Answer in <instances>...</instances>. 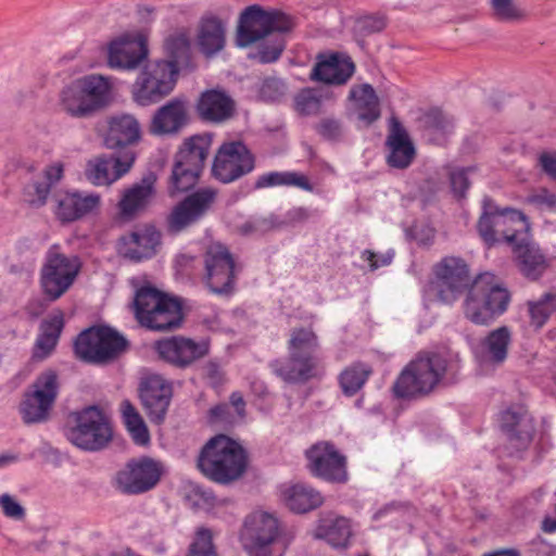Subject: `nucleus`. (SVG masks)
<instances>
[{
	"mask_svg": "<svg viewBox=\"0 0 556 556\" xmlns=\"http://www.w3.org/2000/svg\"><path fill=\"white\" fill-rule=\"evenodd\" d=\"M434 275L433 287L440 302L453 304L466 292L463 312L475 325L492 324L509 306L511 295L501 280L491 273L471 279L469 267L460 257H444L434 266Z\"/></svg>",
	"mask_w": 556,
	"mask_h": 556,
	"instance_id": "f257e3e1",
	"label": "nucleus"
},
{
	"mask_svg": "<svg viewBox=\"0 0 556 556\" xmlns=\"http://www.w3.org/2000/svg\"><path fill=\"white\" fill-rule=\"evenodd\" d=\"M292 27L293 23L289 15L278 10L266 11L260 5H250L240 15L236 43L241 48L249 47L273 33H278L263 43L257 52L261 63H273L280 58L286 47L281 34L291 30Z\"/></svg>",
	"mask_w": 556,
	"mask_h": 556,
	"instance_id": "f03ea898",
	"label": "nucleus"
},
{
	"mask_svg": "<svg viewBox=\"0 0 556 556\" xmlns=\"http://www.w3.org/2000/svg\"><path fill=\"white\" fill-rule=\"evenodd\" d=\"M288 356L270 362L273 372L288 383H306L323 374L320 342L311 327L291 329Z\"/></svg>",
	"mask_w": 556,
	"mask_h": 556,
	"instance_id": "7ed1b4c3",
	"label": "nucleus"
},
{
	"mask_svg": "<svg viewBox=\"0 0 556 556\" xmlns=\"http://www.w3.org/2000/svg\"><path fill=\"white\" fill-rule=\"evenodd\" d=\"M248 458L243 447L224 434L210 439L201 448L198 469L210 480L228 484L238 480L245 471Z\"/></svg>",
	"mask_w": 556,
	"mask_h": 556,
	"instance_id": "20e7f679",
	"label": "nucleus"
},
{
	"mask_svg": "<svg viewBox=\"0 0 556 556\" xmlns=\"http://www.w3.org/2000/svg\"><path fill=\"white\" fill-rule=\"evenodd\" d=\"M292 538L283 523L267 511L248 515L239 535L248 556H285Z\"/></svg>",
	"mask_w": 556,
	"mask_h": 556,
	"instance_id": "39448f33",
	"label": "nucleus"
},
{
	"mask_svg": "<svg viewBox=\"0 0 556 556\" xmlns=\"http://www.w3.org/2000/svg\"><path fill=\"white\" fill-rule=\"evenodd\" d=\"M447 359L439 353L420 352L401 371L393 384L399 399H418L429 395L444 378Z\"/></svg>",
	"mask_w": 556,
	"mask_h": 556,
	"instance_id": "423d86ee",
	"label": "nucleus"
},
{
	"mask_svg": "<svg viewBox=\"0 0 556 556\" xmlns=\"http://www.w3.org/2000/svg\"><path fill=\"white\" fill-rule=\"evenodd\" d=\"M132 307L138 323L150 330L173 331L184 320L181 303L151 286L136 291Z\"/></svg>",
	"mask_w": 556,
	"mask_h": 556,
	"instance_id": "0eeeda50",
	"label": "nucleus"
},
{
	"mask_svg": "<svg viewBox=\"0 0 556 556\" xmlns=\"http://www.w3.org/2000/svg\"><path fill=\"white\" fill-rule=\"evenodd\" d=\"M211 141L194 135L184 140L175 154L168 180V193L174 197L191 190L199 181L208 155Z\"/></svg>",
	"mask_w": 556,
	"mask_h": 556,
	"instance_id": "6e6552de",
	"label": "nucleus"
},
{
	"mask_svg": "<svg viewBox=\"0 0 556 556\" xmlns=\"http://www.w3.org/2000/svg\"><path fill=\"white\" fill-rule=\"evenodd\" d=\"M128 348V341L108 326L90 327L74 342L76 357L85 363L106 365L118 358Z\"/></svg>",
	"mask_w": 556,
	"mask_h": 556,
	"instance_id": "1a4fd4ad",
	"label": "nucleus"
},
{
	"mask_svg": "<svg viewBox=\"0 0 556 556\" xmlns=\"http://www.w3.org/2000/svg\"><path fill=\"white\" fill-rule=\"evenodd\" d=\"M75 425L68 429L72 444L86 452H99L112 440L113 431L103 412L89 406L73 414Z\"/></svg>",
	"mask_w": 556,
	"mask_h": 556,
	"instance_id": "9d476101",
	"label": "nucleus"
},
{
	"mask_svg": "<svg viewBox=\"0 0 556 556\" xmlns=\"http://www.w3.org/2000/svg\"><path fill=\"white\" fill-rule=\"evenodd\" d=\"M59 389L60 383L56 371L48 369L38 375L25 391L20 403L18 410L24 424L46 422L58 397Z\"/></svg>",
	"mask_w": 556,
	"mask_h": 556,
	"instance_id": "9b49d317",
	"label": "nucleus"
},
{
	"mask_svg": "<svg viewBox=\"0 0 556 556\" xmlns=\"http://www.w3.org/2000/svg\"><path fill=\"white\" fill-rule=\"evenodd\" d=\"M177 77L176 67L170 62L155 61L149 63L132 85L134 101L141 106L159 103L172 93Z\"/></svg>",
	"mask_w": 556,
	"mask_h": 556,
	"instance_id": "f8f14e48",
	"label": "nucleus"
},
{
	"mask_svg": "<svg viewBox=\"0 0 556 556\" xmlns=\"http://www.w3.org/2000/svg\"><path fill=\"white\" fill-rule=\"evenodd\" d=\"M79 269L80 263L76 256H67L60 252L58 245H52L40 269V286L45 296L50 301L60 299L73 286Z\"/></svg>",
	"mask_w": 556,
	"mask_h": 556,
	"instance_id": "ddd939ff",
	"label": "nucleus"
},
{
	"mask_svg": "<svg viewBox=\"0 0 556 556\" xmlns=\"http://www.w3.org/2000/svg\"><path fill=\"white\" fill-rule=\"evenodd\" d=\"M163 467L160 462L142 456L130 459L115 476L118 491L127 495H138L154 489L161 480Z\"/></svg>",
	"mask_w": 556,
	"mask_h": 556,
	"instance_id": "4468645a",
	"label": "nucleus"
},
{
	"mask_svg": "<svg viewBox=\"0 0 556 556\" xmlns=\"http://www.w3.org/2000/svg\"><path fill=\"white\" fill-rule=\"evenodd\" d=\"M203 282L217 295H229L235 289V260L230 251L222 244L208 247L204 256Z\"/></svg>",
	"mask_w": 556,
	"mask_h": 556,
	"instance_id": "2eb2a0df",
	"label": "nucleus"
},
{
	"mask_svg": "<svg viewBox=\"0 0 556 556\" xmlns=\"http://www.w3.org/2000/svg\"><path fill=\"white\" fill-rule=\"evenodd\" d=\"M255 157L242 141L224 142L214 157L212 175L223 184H230L251 173Z\"/></svg>",
	"mask_w": 556,
	"mask_h": 556,
	"instance_id": "dca6fc26",
	"label": "nucleus"
},
{
	"mask_svg": "<svg viewBox=\"0 0 556 556\" xmlns=\"http://www.w3.org/2000/svg\"><path fill=\"white\" fill-rule=\"evenodd\" d=\"M217 197L213 188H201L178 202L166 217L169 232L178 233L200 222L211 210Z\"/></svg>",
	"mask_w": 556,
	"mask_h": 556,
	"instance_id": "f3484780",
	"label": "nucleus"
},
{
	"mask_svg": "<svg viewBox=\"0 0 556 556\" xmlns=\"http://www.w3.org/2000/svg\"><path fill=\"white\" fill-rule=\"evenodd\" d=\"M309 471L329 482L344 483L348 480L346 458L333 444L319 442L306 451Z\"/></svg>",
	"mask_w": 556,
	"mask_h": 556,
	"instance_id": "a211bd4d",
	"label": "nucleus"
},
{
	"mask_svg": "<svg viewBox=\"0 0 556 556\" xmlns=\"http://www.w3.org/2000/svg\"><path fill=\"white\" fill-rule=\"evenodd\" d=\"M135 160L136 153L132 150L98 155L87 162L85 177L93 186H110L130 170Z\"/></svg>",
	"mask_w": 556,
	"mask_h": 556,
	"instance_id": "6ab92c4d",
	"label": "nucleus"
},
{
	"mask_svg": "<svg viewBox=\"0 0 556 556\" xmlns=\"http://www.w3.org/2000/svg\"><path fill=\"white\" fill-rule=\"evenodd\" d=\"M189 123V101L187 97L178 96L155 110L149 125V131L154 136H176Z\"/></svg>",
	"mask_w": 556,
	"mask_h": 556,
	"instance_id": "aec40b11",
	"label": "nucleus"
},
{
	"mask_svg": "<svg viewBox=\"0 0 556 556\" xmlns=\"http://www.w3.org/2000/svg\"><path fill=\"white\" fill-rule=\"evenodd\" d=\"M501 428L516 452L527 450L535 433L534 420L522 405H513L501 414Z\"/></svg>",
	"mask_w": 556,
	"mask_h": 556,
	"instance_id": "412c9836",
	"label": "nucleus"
},
{
	"mask_svg": "<svg viewBox=\"0 0 556 556\" xmlns=\"http://www.w3.org/2000/svg\"><path fill=\"white\" fill-rule=\"evenodd\" d=\"M155 350L160 358L184 369L208 354V343L195 342L192 339L177 336L157 341Z\"/></svg>",
	"mask_w": 556,
	"mask_h": 556,
	"instance_id": "4be33fe9",
	"label": "nucleus"
},
{
	"mask_svg": "<svg viewBox=\"0 0 556 556\" xmlns=\"http://www.w3.org/2000/svg\"><path fill=\"white\" fill-rule=\"evenodd\" d=\"M173 396L172 384L159 375L147 377L140 384V399L151 422L161 425Z\"/></svg>",
	"mask_w": 556,
	"mask_h": 556,
	"instance_id": "5701e85b",
	"label": "nucleus"
},
{
	"mask_svg": "<svg viewBox=\"0 0 556 556\" xmlns=\"http://www.w3.org/2000/svg\"><path fill=\"white\" fill-rule=\"evenodd\" d=\"M155 195L154 179L144 177L123 190L117 203V214L121 220L131 222L142 215L150 206Z\"/></svg>",
	"mask_w": 556,
	"mask_h": 556,
	"instance_id": "b1692460",
	"label": "nucleus"
},
{
	"mask_svg": "<svg viewBox=\"0 0 556 556\" xmlns=\"http://www.w3.org/2000/svg\"><path fill=\"white\" fill-rule=\"evenodd\" d=\"M355 65L339 53L318 54L309 78L328 85H344L354 74Z\"/></svg>",
	"mask_w": 556,
	"mask_h": 556,
	"instance_id": "393cba45",
	"label": "nucleus"
},
{
	"mask_svg": "<svg viewBox=\"0 0 556 556\" xmlns=\"http://www.w3.org/2000/svg\"><path fill=\"white\" fill-rule=\"evenodd\" d=\"M147 55L148 48L141 39L123 36L110 43L108 64L111 68L135 70Z\"/></svg>",
	"mask_w": 556,
	"mask_h": 556,
	"instance_id": "a878e982",
	"label": "nucleus"
},
{
	"mask_svg": "<svg viewBox=\"0 0 556 556\" xmlns=\"http://www.w3.org/2000/svg\"><path fill=\"white\" fill-rule=\"evenodd\" d=\"M55 215L63 223H71L92 213L100 206L98 193L65 192L55 197Z\"/></svg>",
	"mask_w": 556,
	"mask_h": 556,
	"instance_id": "bb28decb",
	"label": "nucleus"
},
{
	"mask_svg": "<svg viewBox=\"0 0 556 556\" xmlns=\"http://www.w3.org/2000/svg\"><path fill=\"white\" fill-rule=\"evenodd\" d=\"M161 233L154 226H146L121 238L118 252L131 261L150 258L156 253Z\"/></svg>",
	"mask_w": 556,
	"mask_h": 556,
	"instance_id": "cd10ccee",
	"label": "nucleus"
},
{
	"mask_svg": "<svg viewBox=\"0 0 556 556\" xmlns=\"http://www.w3.org/2000/svg\"><path fill=\"white\" fill-rule=\"evenodd\" d=\"M141 139L139 122L131 115L122 114L112 116L104 137V146L110 150H131L129 147Z\"/></svg>",
	"mask_w": 556,
	"mask_h": 556,
	"instance_id": "c85d7f7f",
	"label": "nucleus"
},
{
	"mask_svg": "<svg viewBox=\"0 0 556 556\" xmlns=\"http://www.w3.org/2000/svg\"><path fill=\"white\" fill-rule=\"evenodd\" d=\"M497 212V204L489 197L482 201V213L477 223V231L488 248L500 242L513 245L516 242L520 228L509 227L498 229L494 224V213Z\"/></svg>",
	"mask_w": 556,
	"mask_h": 556,
	"instance_id": "c756f323",
	"label": "nucleus"
},
{
	"mask_svg": "<svg viewBox=\"0 0 556 556\" xmlns=\"http://www.w3.org/2000/svg\"><path fill=\"white\" fill-rule=\"evenodd\" d=\"M387 146L390 150L387 162L393 168H407L416 156V149L406 129L395 117L391 118Z\"/></svg>",
	"mask_w": 556,
	"mask_h": 556,
	"instance_id": "7c9ffc66",
	"label": "nucleus"
},
{
	"mask_svg": "<svg viewBox=\"0 0 556 556\" xmlns=\"http://www.w3.org/2000/svg\"><path fill=\"white\" fill-rule=\"evenodd\" d=\"M195 42L199 51L206 58L217 54L226 43L224 22L213 14L203 15L198 25Z\"/></svg>",
	"mask_w": 556,
	"mask_h": 556,
	"instance_id": "2f4dec72",
	"label": "nucleus"
},
{
	"mask_svg": "<svg viewBox=\"0 0 556 556\" xmlns=\"http://www.w3.org/2000/svg\"><path fill=\"white\" fill-rule=\"evenodd\" d=\"M235 110L233 100L220 90L204 91L197 103V112L201 119L223 122L231 117Z\"/></svg>",
	"mask_w": 556,
	"mask_h": 556,
	"instance_id": "473e14b6",
	"label": "nucleus"
},
{
	"mask_svg": "<svg viewBox=\"0 0 556 556\" xmlns=\"http://www.w3.org/2000/svg\"><path fill=\"white\" fill-rule=\"evenodd\" d=\"M511 343V331L507 326H501L490 331L479 344V357L492 365L503 364L508 355Z\"/></svg>",
	"mask_w": 556,
	"mask_h": 556,
	"instance_id": "72a5a7b5",
	"label": "nucleus"
},
{
	"mask_svg": "<svg viewBox=\"0 0 556 556\" xmlns=\"http://www.w3.org/2000/svg\"><path fill=\"white\" fill-rule=\"evenodd\" d=\"M281 495L286 506L296 514H305L324 503L320 492L304 483L283 488Z\"/></svg>",
	"mask_w": 556,
	"mask_h": 556,
	"instance_id": "f704fd0d",
	"label": "nucleus"
},
{
	"mask_svg": "<svg viewBox=\"0 0 556 556\" xmlns=\"http://www.w3.org/2000/svg\"><path fill=\"white\" fill-rule=\"evenodd\" d=\"M511 247L519 271L531 280L540 278L547 268L546 258L541 251L530 244L516 242Z\"/></svg>",
	"mask_w": 556,
	"mask_h": 556,
	"instance_id": "c9c22d12",
	"label": "nucleus"
},
{
	"mask_svg": "<svg viewBox=\"0 0 556 556\" xmlns=\"http://www.w3.org/2000/svg\"><path fill=\"white\" fill-rule=\"evenodd\" d=\"M76 80L94 113L110 103L113 85L109 77L90 74Z\"/></svg>",
	"mask_w": 556,
	"mask_h": 556,
	"instance_id": "e433bc0d",
	"label": "nucleus"
},
{
	"mask_svg": "<svg viewBox=\"0 0 556 556\" xmlns=\"http://www.w3.org/2000/svg\"><path fill=\"white\" fill-rule=\"evenodd\" d=\"M350 99L355 102V110L359 121L370 125L380 117L379 98L369 84L353 87Z\"/></svg>",
	"mask_w": 556,
	"mask_h": 556,
	"instance_id": "4c0bfd02",
	"label": "nucleus"
},
{
	"mask_svg": "<svg viewBox=\"0 0 556 556\" xmlns=\"http://www.w3.org/2000/svg\"><path fill=\"white\" fill-rule=\"evenodd\" d=\"M60 104L64 112L75 118H88L94 114L77 80L62 89Z\"/></svg>",
	"mask_w": 556,
	"mask_h": 556,
	"instance_id": "58836bf2",
	"label": "nucleus"
},
{
	"mask_svg": "<svg viewBox=\"0 0 556 556\" xmlns=\"http://www.w3.org/2000/svg\"><path fill=\"white\" fill-rule=\"evenodd\" d=\"M164 51L167 59L175 65L177 74L180 68L188 67L191 62V43L188 34L185 30H177L168 35L164 40Z\"/></svg>",
	"mask_w": 556,
	"mask_h": 556,
	"instance_id": "ea45409f",
	"label": "nucleus"
},
{
	"mask_svg": "<svg viewBox=\"0 0 556 556\" xmlns=\"http://www.w3.org/2000/svg\"><path fill=\"white\" fill-rule=\"evenodd\" d=\"M351 534V525L344 517L321 519L315 533L316 538L326 540L334 547H345Z\"/></svg>",
	"mask_w": 556,
	"mask_h": 556,
	"instance_id": "a19ab883",
	"label": "nucleus"
},
{
	"mask_svg": "<svg viewBox=\"0 0 556 556\" xmlns=\"http://www.w3.org/2000/svg\"><path fill=\"white\" fill-rule=\"evenodd\" d=\"M371 374L370 365L363 362L352 363L341 371L338 378L342 393L346 396L355 395L365 386Z\"/></svg>",
	"mask_w": 556,
	"mask_h": 556,
	"instance_id": "79ce46f5",
	"label": "nucleus"
},
{
	"mask_svg": "<svg viewBox=\"0 0 556 556\" xmlns=\"http://www.w3.org/2000/svg\"><path fill=\"white\" fill-rule=\"evenodd\" d=\"M276 186H294L305 191H313V185L308 178L296 172H270L257 177L254 188L264 189Z\"/></svg>",
	"mask_w": 556,
	"mask_h": 556,
	"instance_id": "37998d69",
	"label": "nucleus"
},
{
	"mask_svg": "<svg viewBox=\"0 0 556 556\" xmlns=\"http://www.w3.org/2000/svg\"><path fill=\"white\" fill-rule=\"evenodd\" d=\"M526 305L530 326L540 330L556 312V292H546L538 300L528 301Z\"/></svg>",
	"mask_w": 556,
	"mask_h": 556,
	"instance_id": "c03bdc74",
	"label": "nucleus"
},
{
	"mask_svg": "<svg viewBox=\"0 0 556 556\" xmlns=\"http://www.w3.org/2000/svg\"><path fill=\"white\" fill-rule=\"evenodd\" d=\"M64 326L63 316L61 314L52 316L41 325V333L36 341V355L45 358L56 346L60 334Z\"/></svg>",
	"mask_w": 556,
	"mask_h": 556,
	"instance_id": "a18cd8bd",
	"label": "nucleus"
},
{
	"mask_svg": "<svg viewBox=\"0 0 556 556\" xmlns=\"http://www.w3.org/2000/svg\"><path fill=\"white\" fill-rule=\"evenodd\" d=\"M121 409L124 424L134 442L138 445L148 444L150 442L149 430L136 407L128 400H125L121 404Z\"/></svg>",
	"mask_w": 556,
	"mask_h": 556,
	"instance_id": "49530a36",
	"label": "nucleus"
},
{
	"mask_svg": "<svg viewBox=\"0 0 556 556\" xmlns=\"http://www.w3.org/2000/svg\"><path fill=\"white\" fill-rule=\"evenodd\" d=\"M492 15L495 20L505 23H514L523 18V10L515 0H490Z\"/></svg>",
	"mask_w": 556,
	"mask_h": 556,
	"instance_id": "de8ad7c7",
	"label": "nucleus"
},
{
	"mask_svg": "<svg viewBox=\"0 0 556 556\" xmlns=\"http://www.w3.org/2000/svg\"><path fill=\"white\" fill-rule=\"evenodd\" d=\"M494 224L498 229L517 227L520 228V232L529 227L528 219L521 211L510 207L501 208L498 205L497 212L494 213Z\"/></svg>",
	"mask_w": 556,
	"mask_h": 556,
	"instance_id": "09e8293b",
	"label": "nucleus"
},
{
	"mask_svg": "<svg viewBox=\"0 0 556 556\" xmlns=\"http://www.w3.org/2000/svg\"><path fill=\"white\" fill-rule=\"evenodd\" d=\"M188 556H219L213 543L211 530H198L193 542L189 546Z\"/></svg>",
	"mask_w": 556,
	"mask_h": 556,
	"instance_id": "8fccbe9b",
	"label": "nucleus"
},
{
	"mask_svg": "<svg viewBox=\"0 0 556 556\" xmlns=\"http://www.w3.org/2000/svg\"><path fill=\"white\" fill-rule=\"evenodd\" d=\"M51 188L49 182H45L41 178L33 180L24 188V200L34 207H41L47 203Z\"/></svg>",
	"mask_w": 556,
	"mask_h": 556,
	"instance_id": "3c124183",
	"label": "nucleus"
},
{
	"mask_svg": "<svg viewBox=\"0 0 556 556\" xmlns=\"http://www.w3.org/2000/svg\"><path fill=\"white\" fill-rule=\"evenodd\" d=\"M295 105L301 114H317L321 108V96L314 89H303L295 98Z\"/></svg>",
	"mask_w": 556,
	"mask_h": 556,
	"instance_id": "603ef678",
	"label": "nucleus"
},
{
	"mask_svg": "<svg viewBox=\"0 0 556 556\" xmlns=\"http://www.w3.org/2000/svg\"><path fill=\"white\" fill-rule=\"evenodd\" d=\"M202 375L207 383L214 389L219 388L226 382L224 364L217 358L208 359L202 366Z\"/></svg>",
	"mask_w": 556,
	"mask_h": 556,
	"instance_id": "864d4df0",
	"label": "nucleus"
},
{
	"mask_svg": "<svg viewBox=\"0 0 556 556\" xmlns=\"http://www.w3.org/2000/svg\"><path fill=\"white\" fill-rule=\"evenodd\" d=\"M315 129L318 135L328 141H339L344 135L342 122L332 117L323 118L315 126Z\"/></svg>",
	"mask_w": 556,
	"mask_h": 556,
	"instance_id": "5fc2aeb1",
	"label": "nucleus"
},
{
	"mask_svg": "<svg viewBox=\"0 0 556 556\" xmlns=\"http://www.w3.org/2000/svg\"><path fill=\"white\" fill-rule=\"evenodd\" d=\"M525 202L541 211L556 212V194L545 188L529 194Z\"/></svg>",
	"mask_w": 556,
	"mask_h": 556,
	"instance_id": "6e6d98bb",
	"label": "nucleus"
},
{
	"mask_svg": "<svg viewBox=\"0 0 556 556\" xmlns=\"http://www.w3.org/2000/svg\"><path fill=\"white\" fill-rule=\"evenodd\" d=\"M356 26L362 35L368 36L382 31L387 26V17L382 14L365 15L357 20Z\"/></svg>",
	"mask_w": 556,
	"mask_h": 556,
	"instance_id": "4d7b16f0",
	"label": "nucleus"
},
{
	"mask_svg": "<svg viewBox=\"0 0 556 556\" xmlns=\"http://www.w3.org/2000/svg\"><path fill=\"white\" fill-rule=\"evenodd\" d=\"M286 92V84L283 80L275 77L264 79L261 87V97L267 101H276Z\"/></svg>",
	"mask_w": 556,
	"mask_h": 556,
	"instance_id": "13d9d810",
	"label": "nucleus"
},
{
	"mask_svg": "<svg viewBox=\"0 0 556 556\" xmlns=\"http://www.w3.org/2000/svg\"><path fill=\"white\" fill-rule=\"evenodd\" d=\"M0 507L8 518L22 520L26 515L25 508L8 493L0 495Z\"/></svg>",
	"mask_w": 556,
	"mask_h": 556,
	"instance_id": "bf43d9fd",
	"label": "nucleus"
},
{
	"mask_svg": "<svg viewBox=\"0 0 556 556\" xmlns=\"http://www.w3.org/2000/svg\"><path fill=\"white\" fill-rule=\"evenodd\" d=\"M394 257V251L389 250L380 255L376 254L371 250H365L362 253V258L369 264L370 270H376L382 266H388L392 263Z\"/></svg>",
	"mask_w": 556,
	"mask_h": 556,
	"instance_id": "052dcab7",
	"label": "nucleus"
},
{
	"mask_svg": "<svg viewBox=\"0 0 556 556\" xmlns=\"http://www.w3.org/2000/svg\"><path fill=\"white\" fill-rule=\"evenodd\" d=\"M469 168L458 169L451 174V186L454 194L458 198H464L468 190L470 182L468 179Z\"/></svg>",
	"mask_w": 556,
	"mask_h": 556,
	"instance_id": "680f3d73",
	"label": "nucleus"
},
{
	"mask_svg": "<svg viewBox=\"0 0 556 556\" xmlns=\"http://www.w3.org/2000/svg\"><path fill=\"white\" fill-rule=\"evenodd\" d=\"M427 125L441 132H448L453 128L452 119L440 111H432L427 115Z\"/></svg>",
	"mask_w": 556,
	"mask_h": 556,
	"instance_id": "e2e57ef3",
	"label": "nucleus"
},
{
	"mask_svg": "<svg viewBox=\"0 0 556 556\" xmlns=\"http://www.w3.org/2000/svg\"><path fill=\"white\" fill-rule=\"evenodd\" d=\"M544 492L539 489L532 492L529 496L525 497L519 506L525 514H533L539 510V507L542 503Z\"/></svg>",
	"mask_w": 556,
	"mask_h": 556,
	"instance_id": "0e129e2a",
	"label": "nucleus"
},
{
	"mask_svg": "<svg viewBox=\"0 0 556 556\" xmlns=\"http://www.w3.org/2000/svg\"><path fill=\"white\" fill-rule=\"evenodd\" d=\"M539 164L543 172L556 181V152H543L539 156Z\"/></svg>",
	"mask_w": 556,
	"mask_h": 556,
	"instance_id": "69168bd1",
	"label": "nucleus"
},
{
	"mask_svg": "<svg viewBox=\"0 0 556 556\" xmlns=\"http://www.w3.org/2000/svg\"><path fill=\"white\" fill-rule=\"evenodd\" d=\"M283 225H286V222L279 220L275 215L255 218L256 230L260 232H266L271 229L280 228Z\"/></svg>",
	"mask_w": 556,
	"mask_h": 556,
	"instance_id": "338daca9",
	"label": "nucleus"
},
{
	"mask_svg": "<svg viewBox=\"0 0 556 556\" xmlns=\"http://www.w3.org/2000/svg\"><path fill=\"white\" fill-rule=\"evenodd\" d=\"M63 177V166L62 164H53L51 166H48L45 172L41 179L45 182H49V187L52 188L55 184H58L61 178Z\"/></svg>",
	"mask_w": 556,
	"mask_h": 556,
	"instance_id": "774afa93",
	"label": "nucleus"
}]
</instances>
